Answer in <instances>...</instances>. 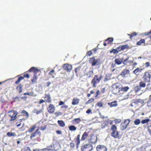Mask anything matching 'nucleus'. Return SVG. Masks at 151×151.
Instances as JSON below:
<instances>
[{
	"label": "nucleus",
	"instance_id": "ea45409f",
	"mask_svg": "<svg viewBox=\"0 0 151 151\" xmlns=\"http://www.w3.org/2000/svg\"><path fill=\"white\" fill-rule=\"evenodd\" d=\"M118 51L116 49H113L111 50L110 51V53H113L114 54H116L118 53Z\"/></svg>",
	"mask_w": 151,
	"mask_h": 151
},
{
	"label": "nucleus",
	"instance_id": "de8ad7c7",
	"mask_svg": "<svg viewBox=\"0 0 151 151\" xmlns=\"http://www.w3.org/2000/svg\"><path fill=\"white\" fill-rule=\"evenodd\" d=\"M134 122L135 125H138L140 124V121L139 119H137L134 121Z\"/></svg>",
	"mask_w": 151,
	"mask_h": 151
},
{
	"label": "nucleus",
	"instance_id": "f03ea898",
	"mask_svg": "<svg viewBox=\"0 0 151 151\" xmlns=\"http://www.w3.org/2000/svg\"><path fill=\"white\" fill-rule=\"evenodd\" d=\"M39 129H37L35 132L32 133L30 137V139L34 141H39L40 140V137L41 135V133L39 131Z\"/></svg>",
	"mask_w": 151,
	"mask_h": 151
},
{
	"label": "nucleus",
	"instance_id": "f704fd0d",
	"mask_svg": "<svg viewBox=\"0 0 151 151\" xmlns=\"http://www.w3.org/2000/svg\"><path fill=\"white\" fill-rule=\"evenodd\" d=\"M80 68L78 67L76 68L75 69V72L76 73V75L77 76H78V74L80 73Z\"/></svg>",
	"mask_w": 151,
	"mask_h": 151
},
{
	"label": "nucleus",
	"instance_id": "20e7f679",
	"mask_svg": "<svg viewBox=\"0 0 151 151\" xmlns=\"http://www.w3.org/2000/svg\"><path fill=\"white\" fill-rule=\"evenodd\" d=\"M151 78V71L148 70L144 73V75L142 77L143 80L145 82H150Z\"/></svg>",
	"mask_w": 151,
	"mask_h": 151
},
{
	"label": "nucleus",
	"instance_id": "a18cd8bd",
	"mask_svg": "<svg viewBox=\"0 0 151 151\" xmlns=\"http://www.w3.org/2000/svg\"><path fill=\"white\" fill-rule=\"evenodd\" d=\"M42 110H40L38 111L36 109H35L34 111V113H36L37 114H38L42 113Z\"/></svg>",
	"mask_w": 151,
	"mask_h": 151
},
{
	"label": "nucleus",
	"instance_id": "6ab92c4d",
	"mask_svg": "<svg viewBox=\"0 0 151 151\" xmlns=\"http://www.w3.org/2000/svg\"><path fill=\"white\" fill-rule=\"evenodd\" d=\"M80 99L78 98H74L72 101V104L73 105L78 104L79 102Z\"/></svg>",
	"mask_w": 151,
	"mask_h": 151
},
{
	"label": "nucleus",
	"instance_id": "f8f14e48",
	"mask_svg": "<svg viewBox=\"0 0 151 151\" xmlns=\"http://www.w3.org/2000/svg\"><path fill=\"white\" fill-rule=\"evenodd\" d=\"M63 67V69L67 72H70L72 68V65L68 63L64 64Z\"/></svg>",
	"mask_w": 151,
	"mask_h": 151
},
{
	"label": "nucleus",
	"instance_id": "7ed1b4c3",
	"mask_svg": "<svg viewBox=\"0 0 151 151\" xmlns=\"http://www.w3.org/2000/svg\"><path fill=\"white\" fill-rule=\"evenodd\" d=\"M8 116L11 118L10 119V122H13L17 118V116L18 114L17 111L14 110L9 111L8 112Z\"/></svg>",
	"mask_w": 151,
	"mask_h": 151
},
{
	"label": "nucleus",
	"instance_id": "473e14b6",
	"mask_svg": "<svg viewBox=\"0 0 151 151\" xmlns=\"http://www.w3.org/2000/svg\"><path fill=\"white\" fill-rule=\"evenodd\" d=\"M7 136L9 137H10L11 136L15 137L16 136V135L15 133L14 132H9L7 133L6 134Z\"/></svg>",
	"mask_w": 151,
	"mask_h": 151
},
{
	"label": "nucleus",
	"instance_id": "39448f33",
	"mask_svg": "<svg viewBox=\"0 0 151 151\" xmlns=\"http://www.w3.org/2000/svg\"><path fill=\"white\" fill-rule=\"evenodd\" d=\"M111 129L112 131L111 133V136L115 138H118L119 137V132L117 131V127L114 125H112Z\"/></svg>",
	"mask_w": 151,
	"mask_h": 151
},
{
	"label": "nucleus",
	"instance_id": "09e8293b",
	"mask_svg": "<svg viewBox=\"0 0 151 151\" xmlns=\"http://www.w3.org/2000/svg\"><path fill=\"white\" fill-rule=\"evenodd\" d=\"M149 121H150V119H147L142 120L141 121V122L142 124H144L147 123Z\"/></svg>",
	"mask_w": 151,
	"mask_h": 151
},
{
	"label": "nucleus",
	"instance_id": "c85d7f7f",
	"mask_svg": "<svg viewBox=\"0 0 151 151\" xmlns=\"http://www.w3.org/2000/svg\"><path fill=\"white\" fill-rule=\"evenodd\" d=\"M108 104L110 106V107H115L117 105V102L116 101L111 103H108Z\"/></svg>",
	"mask_w": 151,
	"mask_h": 151
},
{
	"label": "nucleus",
	"instance_id": "5fc2aeb1",
	"mask_svg": "<svg viewBox=\"0 0 151 151\" xmlns=\"http://www.w3.org/2000/svg\"><path fill=\"white\" fill-rule=\"evenodd\" d=\"M92 54V50H91L88 51L87 52L86 55L89 56H90Z\"/></svg>",
	"mask_w": 151,
	"mask_h": 151
},
{
	"label": "nucleus",
	"instance_id": "423d86ee",
	"mask_svg": "<svg viewBox=\"0 0 151 151\" xmlns=\"http://www.w3.org/2000/svg\"><path fill=\"white\" fill-rule=\"evenodd\" d=\"M92 150V145L89 143H87L82 145L81 148V151H91Z\"/></svg>",
	"mask_w": 151,
	"mask_h": 151
},
{
	"label": "nucleus",
	"instance_id": "0eeeda50",
	"mask_svg": "<svg viewBox=\"0 0 151 151\" xmlns=\"http://www.w3.org/2000/svg\"><path fill=\"white\" fill-rule=\"evenodd\" d=\"M145 82L141 81L139 83V86H136L134 88L136 92H137L141 90L142 88H145L146 86V84Z\"/></svg>",
	"mask_w": 151,
	"mask_h": 151
},
{
	"label": "nucleus",
	"instance_id": "58836bf2",
	"mask_svg": "<svg viewBox=\"0 0 151 151\" xmlns=\"http://www.w3.org/2000/svg\"><path fill=\"white\" fill-rule=\"evenodd\" d=\"M36 127V126L35 125L32 126L31 128L29 129V132L30 133L32 132L35 129Z\"/></svg>",
	"mask_w": 151,
	"mask_h": 151
},
{
	"label": "nucleus",
	"instance_id": "1a4fd4ad",
	"mask_svg": "<svg viewBox=\"0 0 151 151\" xmlns=\"http://www.w3.org/2000/svg\"><path fill=\"white\" fill-rule=\"evenodd\" d=\"M99 60L96 59L94 57H93L89 58V62L91 64L92 66L97 65H99L98 61Z\"/></svg>",
	"mask_w": 151,
	"mask_h": 151
},
{
	"label": "nucleus",
	"instance_id": "2eb2a0df",
	"mask_svg": "<svg viewBox=\"0 0 151 151\" xmlns=\"http://www.w3.org/2000/svg\"><path fill=\"white\" fill-rule=\"evenodd\" d=\"M89 133V132H87L86 131L84 132L82 136L81 140L83 141L86 139L88 136Z\"/></svg>",
	"mask_w": 151,
	"mask_h": 151
},
{
	"label": "nucleus",
	"instance_id": "6e6d98bb",
	"mask_svg": "<svg viewBox=\"0 0 151 151\" xmlns=\"http://www.w3.org/2000/svg\"><path fill=\"white\" fill-rule=\"evenodd\" d=\"M70 145L71 148H73L74 147L75 144L73 142H70Z\"/></svg>",
	"mask_w": 151,
	"mask_h": 151
},
{
	"label": "nucleus",
	"instance_id": "0e129e2a",
	"mask_svg": "<svg viewBox=\"0 0 151 151\" xmlns=\"http://www.w3.org/2000/svg\"><path fill=\"white\" fill-rule=\"evenodd\" d=\"M91 113V110L90 109H88L86 111V113L88 114H89Z\"/></svg>",
	"mask_w": 151,
	"mask_h": 151
},
{
	"label": "nucleus",
	"instance_id": "13d9d810",
	"mask_svg": "<svg viewBox=\"0 0 151 151\" xmlns=\"http://www.w3.org/2000/svg\"><path fill=\"white\" fill-rule=\"evenodd\" d=\"M24 151H31V150L29 147H26L24 149Z\"/></svg>",
	"mask_w": 151,
	"mask_h": 151
},
{
	"label": "nucleus",
	"instance_id": "b1692460",
	"mask_svg": "<svg viewBox=\"0 0 151 151\" xmlns=\"http://www.w3.org/2000/svg\"><path fill=\"white\" fill-rule=\"evenodd\" d=\"M23 85L21 84H19L16 87V89L17 90L19 93H21L22 91Z\"/></svg>",
	"mask_w": 151,
	"mask_h": 151
},
{
	"label": "nucleus",
	"instance_id": "603ef678",
	"mask_svg": "<svg viewBox=\"0 0 151 151\" xmlns=\"http://www.w3.org/2000/svg\"><path fill=\"white\" fill-rule=\"evenodd\" d=\"M103 104L102 102L99 101L97 103V106L99 107H101L103 106Z\"/></svg>",
	"mask_w": 151,
	"mask_h": 151
},
{
	"label": "nucleus",
	"instance_id": "4c0bfd02",
	"mask_svg": "<svg viewBox=\"0 0 151 151\" xmlns=\"http://www.w3.org/2000/svg\"><path fill=\"white\" fill-rule=\"evenodd\" d=\"M127 35L130 36V38L132 40L133 36H136L137 35V33L136 32H134L130 34H128Z\"/></svg>",
	"mask_w": 151,
	"mask_h": 151
},
{
	"label": "nucleus",
	"instance_id": "7c9ffc66",
	"mask_svg": "<svg viewBox=\"0 0 151 151\" xmlns=\"http://www.w3.org/2000/svg\"><path fill=\"white\" fill-rule=\"evenodd\" d=\"M93 72V70H90L86 74V75L88 78H90L92 77Z\"/></svg>",
	"mask_w": 151,
	"mask_h": 151
},
{
	"label": "nucleus",
	"instance_id": "e2e57ef3",
	"mask_svg": "<svg viewBox=\"0 0 151 151\" xmlns=\"http://www.w3.org/2000/svg\"><path fill=\"white\" fill-rule=\"evenodd\" d=\"M99 90H98L96 92V95L95 96V98L97 97L98 95H99Z\"/></svg>",
	"mask_w": 151,
	"mask_h": 151
},
{
	"label": "nucleus",
	"instance_id": "5701e85b",
	"mask_svg": "<svg viewBox=\"0 0 151 151\" xmlns=\"http://www.w3.org/2000/svg\"><path fill=\"white\" fill-rule=\"evenodd\" d=\"M129 89V88L128 86H125L124 87H122L121 88L120 90L119 91V93H121L122 91L126 92H127Z\"/></svg>",
	"mask_w": 151,
	"mask_h": 151
},
{
	"label": "nucleus",
	"instance_id": "bf43d9fd",
	"mask_svg": "<svg viewBox=\"0 0 151 151\" xmlns=\"http://www.w3.org/2000/svg\"><path fill=\"white\" fill-rule=\"evenodd\" d=\"M24 78H29V75L28 73L25 74L24 75Z\"/></svg>",
	"mask_w": 151,
	"mask_h": 151
},
{
	"label": "nucleus",
	"instance_id": "3c124183",
	"mask_svg": "<svg viewBox=\"0 0 151 151\" xmlns=\"http://www.w3.org/2000/svg\"><path fill=\"white\" fill-rule=\"evenodd\" d=\"M114 121L116 124H117L121 122V120L120 119H115Z\"/></svg>",
	"mask_w": 151,
	"mask_h": 151
},
{
	"label": "nucleus",
	"instance_id": "aec40b11",
	"mask_svg": "<svg viewBox=\"0 0 151 151\" xmlns=\"http://www.w3.org/2000/svg\"><path fill=\"white\" fill-rule=\"evenodd\" d=\"M37 74H34L33 76L31 79V83L32 84H35L37 83Z\"/></svg>",
	"mask_w": 151,
	"mask_h": 151
},
{
	"label": "nucleus",
	"instance_id": "e433bc0d",
	"mask_svg": "<svg viewBox=\"0 0 151 151\" xmlns=\"http://www.w3.org/2000/svg\"><path fill=\"white\" fill-rule=\"evenodd\" d=\"M69 129L71 131H75L76 130V128L74 125H71L69 127Z\"/></svg>",
	"mask_w": 151,
	"mask_h": 151
},
{
	"label": "nucleus",
	"instance_id": "c756f323",
	"mask_svg": "<svg viewBox=\"0 0 151 151\" xmlns=\"http://www.w3.org/2000/svg\"><path fill=\"white\" fill-rule=\"evenodd\" d=\"M55 70H51L49 73V75L51 76L53 78H54L55 76L56 75V73H55Z\"/></svg>",
	"mask_w": 151,
	"mask_h": 151
},
{
	"label": "nucleus",
	"instance_id": "c03bdc74",
	"mask_svg": "<svg viewBox=\"0 0 151 151\" xmlns=\"http://www.w3.org/2000/svg\"><path fill=\"white\" fill-rule=\"evenodd\" d=\"M108 125V123L106 122H104L101 124V127L102 129L106 127Z\"/></svg>",
	"mask_w": 151,
	"mask_h": 151
},
{
	"label": "nucleus",
	"instance_id": "69168bd1",
	"mask_svg": "<svg viewBox=\"0 0 151 151\" xmlns=\"http://www.w3.org/2000/svg\"><path fill=\"white\" fill-rule=\"evenodd\" d=\"M45 102V100H43L42 99H41L40 100L39 104H41L42 103H43Z\"/></svg>",
	"mask_w": 151,
	"mask_h": 151
},
{
	"label": "nucleus",
	"instance_id": "2f4dec72",
	"mask_svg": "<svg viewBox=\"0 0 151 151\" xmlns=\"http://www.w3.org/2000/svg\"><path fill=\"white\" fill-rule=\"evenodd\" d=\"M114 39L112 37L109 38L106 40V42H107V44L111 43L113 41Z\"/></svg>",
	"mask_w": 151,
	"mask_h": 151
},
{
	"label": "nucleus",
	"instance_id": "774afa93",
	"mask_svg": "<svg viewBox=\"0 0 151 151\" xmlns=\"http://www.w3.org/2000/svg\"><path fill=\"white\" fill-rule=\"evenodd\" d=\"M116 66V64L114 63H112L111 65V67L112 68H114Z\"/></svg>",
	"mask_w": 151,
	"mask_h": 151
},
{
	"label": "nucleus",
	"instance_id": "ddd939ff",
	"mask_svg": "<svg viewBox=\"0 0 151 151\" xmlns=\"http://www.w3.org/2000/svg\"><path fill=\"white\" fill-rule=\"evenodd\" d=\"M97 151H107L106 147L103 145H99L96 147Z\"/></svg>",
	"mask_w": 151,
	"mask_h": 151
},
{
	"label": "nucleus",
	"instance_id": "864d4df0",
	"mask_svg": "<svg viewBox=\"0 0 151 151\" xmlns=\"http://www.w3.org/2000/svg\"><path fill=\"white\" fill-rule=\"evenodd\" d=\"M34 94V93L33 92H31L30 93H24V95H27L30 96H33Z\"/></svg>",
	"mask_w": 151,
	"mask_h": 151
},
{
	"label": "nucleus",
	"instance_id": "680f3d73",
	"mask_svg": "<svg viewBox=\"0 0 151 151\" xmlns=\"http://www.w3.org/2000/svg\"><path fill=\"white\" fill-rule=\"evenodd\" d=\"M46 127L47 126L45 125L44 127H41L40 128V129L44 131L46 129Z\"/></svg>",
	"mask_w": 151,
	"mask_h": 151
},
{
	"label": "nucleus",
	"instance_id": "dca6fc26",
	"mask_svg": "<svg viewBox=\"0 0 151 151\" xmlns=\"http://www.w3.org/2000/svg\"><path fill=\"white\" fill-rule=\"evenodd\" d=\"M44 99L45 101L47 103H50L51 102V98L49 93L45 94Z\"/></svg>",
	"mask_w": 151,
	"mask_h": 151
},
{
	"label": "nucleus",
	"instance_id": "9b49d317",
	"mask_svg": "<svg viewBox=\"0 0 151 151\" xmlns=\"http://www.w3.org/2000/svg\"><path fill=\"white\" fill-rule=\"evenodd\" d=\"M47 111L50 114L54 113L55 110V106L52 104H50L48 107L47 108Z\"/></svg>",
	"mask_w": 151,
	"mask_h": 151
},
{
	"label": "nucleus",
	"instance_id": "79ce46f5",
	"mask_svg": "<svg viewBox=\"0 0 151 151\" xmlns=\"http://www.w3.org/2000/svg\"><path fill=\"white\" fill-rule=\"evenodd\" d=\"M73 121L76 123V124H78L81 121V119L79 118L74 119Z\"/></svg>",
	"mask_w": 151,
	"mask_h": 151
},
{
	"label": "nucleus",
	"instance_id": "338daca9",
	"mask_svg": "<svg viewBox=\"0 0 151 151\" xmlns=\"http://www.w3.org/2000/svg\"><path fill=\"white\" fill-rule=\"evenodd\" d=\"M105 91H106V88H102L101 89V92L103 93H104L105 92Z\"/></svg>",
	"mask_w": 151,
	"mask_h": 151
},
{
	"label": "nucleus",
	"instance_id": "4d7b16f0",
	"mask_svg": "<svg viewBox=\"0 0 151 151\" xmlns=\"http://www.w3.org/2000/svg\"><path fill=\"white\" fill-rule=\"evenodd\" d=\"M141 101V100L140 99H137L135 100L134 101V103L137 104L138 103H140Z\"/></svg>",
	"mask_w": 151,
	"mask_h": 151
},
{
	"label": "nucleus",
	"instance_id": "37998d69",
	"mask_svg": "<svg viewBox=\"0 0 151 151\" xmlns=\"http://www.w3.org/2000/svg\"><path fill=\"white\" fill-rule=\"evenodd\" d=\"M94 99L93 98H91L88 101L86 102V104L91 103L94 101Z\"/></svg>",
	"mask_w": 151,
	"mask_h": 151
},
{
	"label": "nucleus",
	"instance_id": "a211bd4d",
	"mask_svg": "<svg viewBox=\"0 0 151 151\" xmlns=\"http://www.w3.org/2000/svg\"><path fill=\"white\" fill-rule=\"evenodd\" d=\"M129 73V70L128 69H124L120 73V75L123 78L126 77V75Z\"/></svg>",
	"mask_w": 151,
	"mask_h": 151
},
{
	"label": "nucleus",
	"instance_id": "4be33fe9",
	"mask_svg": "<svg viewBox=\"0 0 151 151\" xmlns=\"http://www.w3.org/2000/svg\"><path fill=\"white\" fill-rule=\"evenodd\" d=\"M142 70L143 69L142 68H137V69L134 70L133 73L135 75H138L139 74V73L142 72Z\"/></svg>",
	"mask_w": 151,
	"mask_h": 151
},
{
	"label": "nucleus",
	"instance_id": "6e6552de",
	"mask_svg": "<svg viewBox=\"0 0 151 151\" xmlns=\"http://www.w3.org/2000/svg\"><path fill=\"white\" fill-rule=\"evenodd\" d=\"M130 122V119H125L124 122L121 124V129L122 130L125 129L127 127Z\"/></svg>",
	"mask_w": 151,
	"mask_h": 151
},
{
	"label": "nucleus",
	"instance_id": "f257e3e1",
	"mask_svg": "<svg viewBox=\"0 0 151 151\" xmlns=\"http://www.w3.org/2000/svg\"><path fill=\"white\" fill-rule=\"evenodd\" d=\"M103 77V76L101 74L99 76L98 75H95L91 82L93 87V88L96 87L97 84L99 83Z\"/></svg>",
	"mask_w": 151,
	"mask_h": 151
},
{
	"label": "nucleus",
	"instance_id": "a19ab883",
	"mask_svg": "<svg viewBox=\"0 0 151 151\" xmlns=\"http://www.w3.org/2000/svg\"><path fill=\"white\" fill-rule=\"evenodd\" d=\"M22 120H25V119L24 118H22V119H19V122H17L16 124H17V127H19L21 125V123H20V122Z\"/></svg>",
	"mask_w": 151,
	"mask_h": 151
},
{
	"label": "nucleus",
	"instance_id": "bb28decb",
	"mask_svg": "<svg viewBox=\"0 0 151 151\" xmlns=\"http://www.w3.org/2000/svg\"><path fill=\"white\" fill-rule=\"evenodd\" d=\"M123 59H120V58H118V59H116L115 60L114 62L115 63V64H117V65H120L121 64L122 61H123Z\"/></svg>",
	"mask_w": 151,
	"mask_h": 151
},
{
	"label": "nucleus",
	"instance_id": "8fccbe9b",
	"mask_svg": "<svg viewBox=\"0 0 151 151\" xmlns=\"http://www.w3.org/2000/svg\"><path fill=\"white\" fill-rule=\"evenodd\" d=\"M62 113L61 112H56L55 113V116H59L61 115H62Z\"/></svg>",
	"mask_w": 151,
	"mask_h": 151
},
{
	"label": "nucleus",
	"instance_id": "c9c22d12",
	"mask_svg": "<svg viewBox=\"0 0 151 151\" xmlns=\"http://www.w3.org/2000/svg\"><path fill=\"white\" fill-rule=\"evenodd\" d=\"M24 78V77H19L17 80V81H16L15 83V84H19L20 82Z\"/></svg>",
	"mask_w": 151,
	"mask_h": 151
},
{
	"label": "nucleus",
	"instance_id": "72a5a7b5",
	"mask_svg": "<svg viewBox=\"0 0 151 151\" xmlns=\"http://www.w3.org/2000/svg\"><path fill=\"white\" fill-rule=\"evenodd\" d=\"M145 40L144 39H141L137 43V45H139L142 43H145Z\"/></svg>",
	"mask_w": 151,
	"mask_h": 151
},
{
	"label": "nucleus",
	"instance_id": "412c9836",
	"mask_svg": "<svg viewBox=\"0 0 151 151\" xmlns=\"http://www.w3.org/2000/svg\"><path fill=\"white\" fill-rule=\"evenodd\" d=\"M65 102L62 101H60L59 102V105L61 106L62 105H63V106H61V108L62 109L65 108V109H67L68 108V106L66 105H64Z\"/></svg>",
	"mask_w": 151,
	"mask_h": 151
},
{
	"label": "nucleus",
	"instance_id": "9d476101",
	"mask_svg": "<svg viewBox=\"0 0 151 151\" xmlns=\"http://www.w3.org/2000/svg\"><path fill=\"white\" fill-rule=\"evenodd\" d=\"M89 143H94L97 141V137L94 134H92L90 135V138L88 139Z\"/></svg>",
	"mask_w": 151,
	"mask_h": 151
},
{
	"label": "nucleus",
	"instance_id": "cd10ccee",
	"mask_svg": "<svg viewBox=\"0 0 151 151\" xmlns=\"http://www.w3.org/2000/svg\"><path fill=\"white\" fill-rule=\"evenodd\" d=\"M60 126L61 127H63L65 126V124L63 120H59L57 122Z\"/></svg>",
	"mask_w": 151,
	"mask_h": 151
},
{
	"label": "nucleus",
	"instance_id": "4468645a",
	"mask_svg": "<svg viewBox=\"0 0 151 151\" xmlns=\"http://www.w3.org/2000/svg\"><path fill=\"white\" fill-rule=\"evenodd\" d=\"M80 134H78L77 135L76 138V139L75 141L77 149H78L79 147V145L80 143L81 140H80Z\"/></svg>",
	"mask_w": 151,
	"mask_h": 151
},
{
	"label": "nucleus",
	"instance_id": "a878e982",
	"mask_svg": "<svg viewBox=\"0 0 151 151\" xmlns=\"http://www.w3.org/2000/svg\"><path fill=\"white\" fill-rule=\"evenodd\" d=\"M121 51H123L125 50H127L129 49V46L127 45H120Z\"/></svg>",
	"mask_w": 151,
	"mask_h": 151
},
{
	"label": "nucleus",
	"instance_id": "49530a36",
	"mask_svg": "<svg viewBox=\"0 0 151 151\" xmlns=\"http://www.w3.org/2000/svg\"><path fill=\"white\" fill-rule=\"evenodd\" d=\"M129 59V58L128 57L125 60H124L122 61L123 64L125 65H127L128 63V60Z\"/></svg>",
	"mask_w": 151,
	"mask_h": 151
},
{
	"label": "nucleus",
	"instance_id": "393cba45",
	"mask_svg": "<svg viewBox=\"0 0 151 151\" xmlns=\"http://www.w3.org/2000/svg\"><path fill=\"white\" fill-rule=\"evenodd\" d=\"M21 113L22 114L19 115H18V116H22L23 115L25 116H26V118H27L29 117V114L27 112L24 110H23Z\"/></svg>",
	"mask_w": 151,
	"mask_h": 151
},
{
	"label": "nucleus",
	"instance_id": "f3484780",
	"mask_svg": "<svg viewBox=\"0 0 151 151\" xmlns=\"http://www.w3.org/2000/svg\"><path fill=\"white\" fill-rule=\"evenodd\" d=\"M28 71L29 72H33L34 74H37V73L40 71V70L39 69H37L35 67H33L30 68Z\"/></svg>",
	"mask_w": 151,
	"mask_h": 151
},
{
	"label": "nucleus",
	"instance_id": "052dcab7",
	"mask_svg": "<svg viewBox=\"0 0 151 151\" xmlns=\"http://www.w3.org/2000/svg\"><path fill=\"white\" fill-rule=\"evenodd\" d=\"M145 67L147 68L150 66V63L149 62H147L145 63Z\"/></svg>",
	"mask_w": 151,
	"mask_h": 151
}]
</instances>
